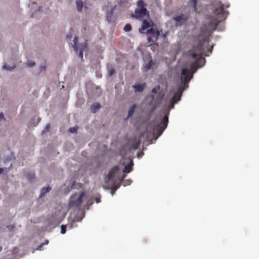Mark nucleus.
<instances>
[{
    "label": "nucleus",
    "mask_w": 259,
    "mask_h": 259,
    "mask_svg": "<svg viewBox=\"0 0 259 259\" xmlns=\"http://www.w3.org/2000/svg\"><path fill=\"white\" fill-rule=\"evenodd\" d=\"M100 104L98 103H96L91 107V111L93 113H95L98 110H99L100 108Z\"/></svg>",
    "instance_id": "a211bd4d"
},
{
    "label": "nucleus",
    "mask_w": 259,
    "mask_h": 259,
    "mask_svg": "<svg viewBox=\"0 0 259 259\" xmlns=\"http://www.w3.org/2000/svg\"><path fill=\"white\" fill-rule=\"evenodd\" d=\"M98 76H99V77H101V75H98Z\"/></svg>",
    "instance_id": "58836bf2"
},
{
    "label": "nucleus",
    "mask_w": 259,
    "mask_h": 259,
    "mask_svg": "<svg viewBox=\"0 0 259 259\" xmlns=\"http://www.w3.org/2000/svg\"><path fill=\"white\" fill-rule=\"evenodd\" d=\"M77 129H78L77 126H75V127H73L70 128L69 129V131L71 133H75L77 132Z\"/></svg>",
    "instance_id": "cd10ccee"
},
{
    "label": "nucleus",
    "mask_w": 259,
    "mask_h": 259,
    "mask_svg": "<svg viewBox=\"0 0 259 259\" xmlns=\"http://www.w3.org/2000/svg\"><path fill=\"white\" fill-rule=\"evenodd\" d=\"M210 5L212 13L207 16L208 24L204 25L201 28L199 34L200 37H203L204 41L207 40L211 33L216 29L218 24L225 20L229 14V12L224 10V5L221 2L215 1Z\"/></svg>",
    "instance_id": "f257e3e1"
},
{
    "label": "nucleus",
    "mask_w": 259,
    "mask_h": 259,
    "mask_svg": "<svg viewBox=\"0 0 259 259\" xmlns=\"http://www.w3.org/2000/svg\"><path fill=\"white\" fill-rule=\"evenodd\" d=\"M45 69H46V67H43V66H42V69H41V70L44 69V70H45Z\"/></svg>",
    "instance_id": "f704fd0d"
},
{
    "label": "nucleus",
    "mask_w": 259,
    "mask_h": 259,
    "mask_svg": "<svg viewBox=\"0 0 259 259\" xmlns=\"http://www.w3.org/2000/svg\"><path fill=\"white\" fill-rule=\"evenodd\" d=\"M132 27L130 24H126L124 27V30L125 31H129L131 30Z\"/></svg>",
    "instance_id": "393cba45"
},
{
    "label": "nucleus",
    "mask_w": 259,
    "mask_h": 259,
    "mask_svg": "<svg viewBox=\"0 0 259 259\" xmlns=\"http://www.w3.org/2000/svg\"><path fill=\"white\" fill-rule=\"evenodd\" d=\"M50 128V125L49 124H48V125H47L46 127V129L45 130H44L42 133H45V132H49V130Z\"/></svg>",
    "instance_id": "c756f323"
},
{
    "label": "nucleus",
    "mask_w": 259,
    "mask_h": 259,
    "mask_svg": "<svg viewBox=\"0 0 259 259\" xmlns=\"http://www.w3.org/2000/svg\"><path fill=\"white\" fill-rule=\"evenodd\" d=\"M71 37H72V36H71V35L69 36V35H68V34L67 35V39H68L69 40H70V39H71Z\"/></svg>",
    "instance_id": "72a5a7b5"
},
{
    "label": "nucleus",
    "mask_w": 259,
    "mask_h": 259,
    "mask_svg": "<svg viewBox=\"0 0 259 259\" xmlns=\"http://www.w3.org/2000/svg\"><path fill=\"white\" fill-rule=\"evenodd\" d=\"M77 9L78 12H80L82 10L83 7L82 2L80 0H77L76 2Z\"/></svg>",
    "instance_id": "aec40b11"
},
{
    "label": "nucleus",
    "mask_w": 259,
    "mask_h": 259,
    "mask_svg": "<svg viewBox=\"0 0 259 259\" xmlns=\"http://www.w3.org/2000/svg\"><path fill=\"white\" fill-rule=\"evenodd\" d=\"M140 143L141 142L139 139L135 140L131 145V148L135 150L139 148Z\"/></svg>",
    "instance_id": "f3484780"
},
{
    "label": "nucleus",
    "mask_w": 259,
    "mask_h": 259,
    "mask_svg": "<svg viewBox=\"0 0 259 259\" xmlns=\"http://www.w3.org/2000/svg\"><path fill=\"white\" fill-rule=\"evenodd\" d=\"M134 165L132 160H131L130 163L127 165H125L124 167L123 172L125 173H129L132 170V167Z\"/></svg>",
    "instance_id": "2eb2a0df"
},
{
    "label": "nucleus",
    "mask_w": 259,
    "mask_h": 259,
    "mask_svg": "<svg viewBox=\"0 0 259 259\" xmlns=\"http://www.w3.org/2000/svg\"><path fill=\"white\" fill-rule=\"evenodd\" d=\"M1 119H4V115L2 112L0 113V120Z\"/></svg>",
    "instance_id": "473e14b6"
},
{
    "label": "nucleus",
    "mask_w": 259,
    "mask_h": 259,
    "mask_svg": "<svg viewBox=\"0 0 259 259\" xmlns=\"http://www.w3.org/2000/svg\"><path fill=\"white\" fill-rule=\"evenodd\" d=\"M10 228H11H11H14V227H13V226H10Z\"/></svg>",
    "instance_id": "4c0bfd02"
},
{
    "label": "nucleus",
    "mask_w": 259,
    "mask_h": 259,
    "mask_svg": "<svg viewBox=\"0 0 259 259\" xmlns=\"http://www.w3.org/2000/svg\"><path fill=\"white\" fill-rule=\"evenodd\" d=\"M195 71V70L192 71L189 69L187 68H184L182 70L181 72V81L182 83H183L186 88L188 87V83L190 80L193 76V73Z\"/></svg>",
    "instance_id": "20e7f679"
},
{
    "label": "nucleus",
    "mask_w": 259,
    "mask_h": 259,
    "mask_svg": "<svg viewBox=\"0 0 259 259\" xmlns=\"http://www.w3.org/2000/svg\"><path fill=\"white\" fill-rule=\"evenodd\" d=\"M189 3L191 4L192 6L194 11H196L197 10V0H190Z\"/></svg>",
    "instance_id": "5701e85b"
},
{
    "label": "nucleus",
    "mask_w": 259,
    "mask_h": 259,
    "mask_svg": "<svg viewBox=\"0 0 259 259\" xmlns=\"http://www.w3.org/2000/svg\"><path fill=\"white\" fill-rule=\"evenodd\" d=\"M114 9H115L114 7L112 8L111 11H109L107 13V19L108 22H111V20L112 15H113V12L114 10Z\"/></svg>",
    "instance_id": "6ab92c4d"
},
{
    "label": "nucleus",
    "mask_w": 259,
    "mask_h": 259,
    "mask_svg": "<svg viewBox=\"0 0 259 259\" xmlns=\"http://www.w3.org/2000/svg\"><path fill=\"white\" fill-rule=\"evenodd\" d=\"M203 49L201 42H199L193 48L190 50L188 53L189 55L195 61L193 64V67L196 68L201 67L205 62V59L202 57ZM197 69L196 68L195 70Z\"/></svg>",
    "instance_id": "7ed1b4c3"
},
{
    "label": "nucleus",
    "mask_w": 259,
    "mask_h": 259,
    "mask_svg": "<svg viewBox=\"0 0 259 259\" xmlns=\"http://www.w3.org/2000/svg\"><path fill=\"white\" fill-rule=\"evenodd\" d=\"M108 75L109 76H112V75H113L115 72V71L114 70V69L111 66H108Z\"/></svg>",
    "instance_id": "b1692460"
},
{
    "label": "nucleus",
    "mask_w": 259,
    "mask_h": 259,
    "mask_svg": "<svg viewBox=\"0 0 259 259\" xmlns=\"http://www.w3.org/2000/svg\"><path fill=\"white\" fill-rule=\"evenodd\" d=\"M135 17L137 19H142L145 17L149 18V12L146 9H137L135 11Z\"/></svg>",
    "instance_id": "1a4fd4ad"
},
{
    "label": "nucleus",
    "mask_w": 259,
    "mask_h": 259,
    "mask_svg": "<svg viewBox=\"0 0 259 259\" xmlns=\"http://www.w3.org/2000/svg\"><path fill=\"white\" fill-rule=\"evenodd\" d=\"M98 76H99V77H101V75H98Z\"/></svg>",
    "instance_id": "ea45409f"
},
{
    "label": "nucleus",
    "mask_w": 259,
    "mask_h": 259,
    "mask_svg": "<svg viewBox=\"0 0 259 259\" xmlns=\"http://www.w3.org/2000/svg\"><path fill=\"white\" fill-rule=\"evenodd\" d=\"M35 64V63L34 62H28L27 63V65L28 66H30V67H32L33 66H34Z\"/></svg>",
    "instance_id": "2f4dec72"
},
{
    "label": "nucleus",
    "mask_w": 259,
    "mask_h": 259,
    "mask_svg": "<svg viewBox=\"0 0 259 259\" xmlns=\"http://www.w3.org/2000/svg\"><path fill=\"white\" fill-rule=\"evenodd\" d=\"M189 17V13L181 14L174 17L173 20L175 21L176 26H180L185 23Z\"/></svg>",
    "instance_id": "39448f33"
},
{
    "label": "nucleus",
    "mask_w": 259,
    "mask_h": 259,
    "mask_svg": "<svg viewBox=\"0 0 259 259\" xmlns=\"http://www.w3.org/2000/svg\"><path fill=\"white\" fill-rule=\"evenodd\" d=\"M61 233L64 234L66 232V226L65 225H62L61 227Z\"/></svg>",
    "instance_id": "bb28decb"
},
{
    "label": "nucleus",
    "mask_w": 259,
    "mask_h": 259,
    "mask_svg": "<svg viewBox=\"0 0 259 259\" xmlns=\"http://www.w3.org/2000/svg\"><path fill=\"white\" fill-rule=\"evenodd\" d=\"M164 94L163 93H158L155 99L152 100L149 104V106H152V111H154L157 107L161 104Z\"/></svg>",
    "instance_id": "6e6552de"
},
{
    "label": "nucleus",
    "mask_w": 259,
    "mask_h": 259,
    "mask_svg": "<svg viewBox=\"0 0 259 259\" xmlns=\"http://www.w3.org/2000/svg\"><path fill=\"white\" fill-rule=\"evenodd\" d=\"M136 107V105H133L131 108L129 109L128 112V118L131 117L133 116L134 112L135 111V108Z\"/></svg>",
    "instance_id": "412c9836"
},
{
    "label": "nucleus",
    "mask_w": 259,
    "mask_h": 259,
    "mask_svg": "<svg viewBox=\"0 0 259 259\" xmlns=\"http://www.w3.org/2000/svg\"><path fill=\"white\" fill-rule=\"evenodd\" d=\"M12 163H11V164H10V168H11V167H12Z\"/></svg>",
    "instance_id": "c9c22d12"
},
{
    "label": "nucleus",
    "mask_w": 259,
    "mask_h": 259,
    "mask_svg": "<svg viewBox=\"0 0 259 259\" xmlns=\"http://www.w3.org/2000/svg\"><path fill=\"white\" fill-rule=\"evenodd\" d=\"M4 171H5L6 172H8L7 168H0V174H3L4 172Z\"/></svg>",
    "instance_id": "7c9ffc66"
},
{
    "label": "nucleus",
    "mask_w": 259,
    "mask_h": 259,
    "mask_svg": "<svg viewBox=\"0 0 259 259\" xmlns=\"http://www.w3.org/2000/svg\"><path fill=\"white\" fill-rule=\"evenodd\" d=\"M2 249V246H0V251H1Z\"/></svg>",
    "instance_id": "e433bc0d"
},
{
    "label": "nucleus",
    "mask_w": 259,
    "mask_h": 259,
    "mask_svg": "<svg viewBox=\"0 0 259 259\" xmlns=\"http://www.w3.org/2000/svg\"><path fill=\"white\" fill-rule=\"evenodd\" d=\"M118 170L119 167L118 166H115L110 170L109 174L107 176L106 179H108V181H113Z\"/></svg>",
    "instance_id": "f8f14e48"
},
{
    "label": "nucleus",
    "mask_w": 259,
    "mask_h": 259,
    "mask_svg": "<svg viewBox=\"0 0 259 259\" xmlns=\"http://www.w3.org/2000/svg\"><path fill=\"white\" fill-rule=\"evenodd\" d=\"M155 64V61L151 59L149 62L145 65V66L144 67V71H148L150 70L153 66H154Z\"/></svg>",
    "instance_id": "4468645a"
},
{
    "label": "nucleus",
    "mask_w": 259,
    "mask_h": 259,
    "mask_svg": "<svg viewBox=\"0 0 259 259\" xmlns=\"http://www.w3.org/2000/svg\"><path fill=\"white\" fill-rule=\"evenodd\" d=\"M153 22L149 18L144 19L142 23V27L139 29V31L141 33H144L146 29L153 26Z\"/></svg>",
    "instance_id": "9b49d317"
},
{
    "label": "nucleus",
    "mask_w": 259,
    "mask_h": 259,
    "mask_svg": "<svg viewBox=\"0 0 259 259\" xmlns=\"http://www.w3.org/2000/svg\"><path fill=\"white\" fill-rule=\"evenodd\" d=\"M147 33H148V41L152 42L156 41L160 35L159 31L153 28L148 30Z\"/></svg>",
    "instance_id": "0eeeda50"
},
{
    "label": "nucleus",
    "mask_w": 259,
    "mask_h": 259,
    "mask_svg": "<svg viewBox=\"0 0 259 259\" xmlns=\"http://www.w3.org/2000/svg\"><path fill=\"white\" fill-rule=\"evenodd\" d=\"M76 196V194L71 197V203L72 205L76 207H79L82 202V198L84 196V193L83 192H82L81 193H80L78 197L75 199Z\"/></svg>",
    "instance_id": "9d476101"
},
{
    "label": "nucleus",
    "mask_w": 259,
    "mask_h": 259,
    "mask_svg": "<svg viewBox=\"0 0 259 259\" xmlns=\"http://www.w3.org/2000/svg\"><path fill=\"white\" fill-rule=\"evenodd\" d=\"M4 68H5L6 70H9V71L12 70L13 69V68H14L13 67L8 66L6 64H5L4 65Z\"/></svg>",
    "instance_id": "c85d7f7f"
},
{
    "label": "nucleus",
    "mask_w": 259,
    "mask_h": 259,
    "mask_svg": "<svg viewBox=\"0 0 259 259\" xmlns=\"http://www.w3.org/2000/svg\"><path fill=\"white\" fill-rule=\"evenodd\" d=\"M51 190V188L49 186L46 187V188H42L40 191V194L39 195V197H42L45 195V194L50 192Z\"/></svg>",
    "instance_id": "dca6fc26"
},
{
    "label": "nucleus",
    "mask_w": 259,
    "mask_h": 259,
    "mask_svg": "<svg viewBox=\"0 0 259 259\" xmlns=\"http://www.w3.org/2000/svg\"><path fill=\"white\" fill-rule=\"evenodd\" d=\"M146 6V5L143 0H139L137 2V6L138 7V9H146L145 8Z\"/></svg>",
    "instance_id": "4be33fe9"
},
{
    "label": "nucleus",
    "mask_w": 259,
    "mask_h": 259,
    "mask_svg": "<svg viewBox=\"0 0 259 259\" xmlns=\"http://www.w3.org/2000/svg\"><path fill=\"white\" fill-rule=\"evenodd\" d=\"M213 48V46H211V48ZM211 49H211L210 50L211 52Z\"/></svg>",
    "instance_id": "a19ab883"
},
{
    "label": "nucleus",
    "mask_w": 259,
    "mask_h": 259,
    "mask_svg": "<svg viewBox=\"0 0 259 259\" xmlns=\"http://www.w3.org/2000/svg\"><path fill=\"white\" fill-rule=\"evenodd\" d=\"M135 89V92L142 93L146 87V83H138L132 87Z\"/></svg>",
    "instance_id": "ddd939ff"
},
{
    "label": "nucleus",
    "mask_w": 259,
    "mask_h": 259,
    "mask_svg": "<svg viewBox=\"0 0 259 259\" xmlns=\"http://www.w3.org/2000/svg\"><path fill=\"white\" fill-rule=\"evenodd\" d=\"M77 37H75L74 38L73 40V45H72V47L76 53V54L78 55V57L81 59H83V51H84L87 48L86 44L84 45H82L80 46V47H78L77 46Z\"/></svg>",
    "instance_id": "423d86ee"
},
{
    "label": "nucleus",
    "mask_w": 259,
    "mask_h": 259,
    "mask_svg": "<svg viewBox=\"0 0 259 259\" xmlns=\"http://www.w3.org/2000/svg\"><path fill=\"white\" fill-rule=\"evenodd\" d=\"M160 89V87L159 85H157L156 87H155V88H154L152 90V94H155L157 93V91Z\"/></svg>",
    "instance_id": "a878e982"
},
{
    "label": "nucleus",
    "mask_w": 259,
    "mask_h": 259,
    "mask_svg": "<svg viewBox=\"0 0 259 259\" xmlns=\"http://www.w3.org/2000/svg\"><path fill=\"white\" fill-rule=\"evenodd\" d=\"M184 89H182L181 86L179 87L176 92H174V95L170 100L166 111L164 113L163 117L159 115L156 117L154 122L156 124L154 126L153 130L154 133L160 136L166 128L168 122V115L169 111L174 108V105L177 103L180 100L182 92Z\"/></svg>",
    "instance_id": "f03ea898"
}]
</instances>
